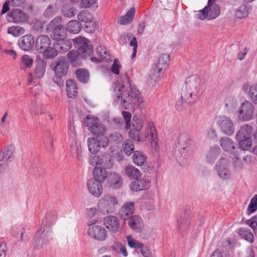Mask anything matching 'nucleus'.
I'll list each match as a JSON object with an SVG mask.
<instances>
[{
    "label": "nucleus",
    "mask_w": 257,
    "mask_h": 257,
    "mask_svg": "<svg viewBox=\"0 0 257 257\" xmlns=\"http://www.w3.org/2000/svg\"><path fill=\"white\" fill-rule=\"evenodd\" d=\"M93 175L92 178H95L102 183L108 177L106 169L102 167H95L93 170Z\"/></svg>",
    "instance_id": "obj_29"
},
{
    "label": "nucleus",
    "mask_w": 257,
    "mask_h": 257,
    "mask_svg": "<svg viewBox=\"0 0 257 257\" xmlns=\"http://www.w3.org/2000/svg\"><path fill=\"white\" fill-rule=\"evenodd\" d=\"M234 156L232 157V163L234 170L236 171H240L242 170L244 167L243 162L239 159L238 157L237 152L233 154Z\"/></svg>",
    "instance_id": "obj_47"
},
{
    "label": "nucleus",
    "mask_w": 257,
    "mask_h": 257,
    "mask_svg": "<svg viewBox=\"0 0 257 257\" xmlns=\"http://www.w3.org/2000/svg\"><path fill=\"white\" fill-rule=\"evenodd\" d=\"M44 143L46 149L48 152H52L53 150V141L52 134L49 131H47L44 139Z\"/></svg>",
    "instance_id": "obj_43"
},
{
    "label": "nucleus",
    "mask_w": 257,
    "mask_h": 257,
    "mask_svg": "<svg viewBox=\"0 0 257 257\" xmlns=\"http://www.w3.org/2000/svg\"><path fill=\"white\" fill-rule=\"evenodd\" d=\"M75 47L81 58L86 59L90 57L93 52V46L89 44L88 39L85 38L78 37L73 40Z\"/></svg>",
    "instance_id": "obj_5"
},
{
    "label": "nucleus",
    "mask_w": 257,
    "mask_h": 257,
    "mask_svg": "<svg viewBox=\"0 0 257 257\" xmlns=\"http://www.w3.org/2000/svg\"><path fill=\"white\" fill-rule=\"evenodd\" d=\"M220 145L222 149L230 153L234 154L236 153L233 142L228 138H222L220 140Z\"/></svg>",
    "instance_id": "obj_32"
},
{
    "label": "nucleus",
    "mask_w": 257,
    "mask_h": 257,
    "mask_svg": "<svg viewBox=\"0 0 257 257\" xmlns=\"http://www.w3.org/2000/svg\"><path fill=\"white\" fill-rule=\"evenodd\" d=\"M117 203L115 197L106 195L99 200L97 206L103 213H112L115 211V206Z\"/></svg>",
    "instance_id": "obj_6"
},
{
    "label": "nucleus",
    "mask_w": 257,
    "mask_h": 257,
    "mask_svg": "<svg viewBox=\"0 0 257 257\" xmlns=\"http://www.w3.org/2000/svg\"><path fill=\"white\" fill-rule=\"evenodd\" d=\"M15 151V147L13 145H9L4 147L2 152L3 155L0 157L1 161H7L9 160L11 157L13 156Z\"/></svg>",
    "instance_id": "obj_38"
},
{
    "label": "nucleus",
    "mask_w": 257,
    "mask_h": 257,
    "mask_svg": "<svg viewBox=\"0 0 257 257\" xmlns=\"http://www.w3.org/2000/svg\"><path fill=\"white\" fill-rule=\"evenodd\" d=\"M36 63L35 73L37 78H41L45 73L46 62L43 59H39L37 60Z\"/></svg>",
    "instance_id": "obj_26"
},
{
    "label": "nucleus",
    "mask_w": 257,
    "mask_h": 257,
    "mask_svg": "<svg viewBox=\"0 0 257 257\" xmlns=\"http://www.w3.org/2000/svg\"><path fill=\"white\" fill-rule=\"evenodd\" d=\"M136 9L133 7L127 12L125 15L120 17L117 21V23L122 25H126L131 23L135 17Z\"/></svg>",
    "instance_id": "obj_23"
},
{
    "label": "nucleus",
    "mask_w": 257,
    "mask_h": 257,
    "mask_svg": "<svg viewBox=\"0 0 257 257\" xmlns=\"http://www.w3.org/2000/svg\"><path fill=\"white\" fill-rule=\"evenodd\" d=\"M220 14V9L216 4L208 5L199 11L198 14V18L200 20H204L208 18L209 20L214 19L217 18Z\"/></svg>",
    "instance_id": "obj_8"
},
{
    "label": "nucleus",
    "mask_w": 257,
    "mask_h": 257,
    "mask_svg": "<svg viewBox=\"0 0 257 257\" xmlns=\"http://www.w3.org/2000/svg\"><path fill=\"white\" fill-rule=\"evenodd\" d=\"M55 14V9L53 6L49 5L44 12V17L49 18L53 16Z\"/></svg>",
    "instance_id": "obj_64"
},
{
    "label": "nucleus",
    "mask_w": 257,
    "mask_h": 257,
    "mask_svg": "<svg viewBox=\"0 0 257 257\" xmlns=\"http://www.w3.org/2000/svg\"><path fill=\"white\" fill-rule=\"evenodd\" d=\"M107 183L109 187L117 189L121 187L122 179L119 174L114 172L111 173L108 177Z\"/></svg>",
    "instance_id": "obj_19"
},
{
    "label": "nucleus",
    "mask_w": 257,
    "mask_h": 257,
    "mask_svg": "<svg viewBox=\"0 0 257 257\" xmlns=\"http://www.w3.org/2000/svg\"><path fill=\"white\" fill-rule=\"evenodd\" d=\"M57 216V215L55 211L48 212L46 214L45 219L42 221V224L48 223V226H49L50 224L56 220Z\"/></svg>",
    "instance_id": "obj_56"
},
{
    "label": "nucleus",
    "mask_w": 257,
    "mask_h": 257,
    "mask_svg": "<svg viewBox=\"0 0 257 257\" xmlns=\"http://www.w3.org/2000/svg\"><path fill=\"white\" fill-rule=\"evenodd\" d=\"M126 240L127 241L129 246L131 248H135L136 249L142 248L144 246L143 243L136 240L131 235L126 236Z\"/></svg>",
    "instance_id": "obj_51"
},
{
    "label": "nucleus",
    "mask_w": 257,
    "mask_h": 257,
    "mask_svg": "<svg viewBox=\"0 0 257 257\" xmlns=\"http://www.w3.org/2000/svg\"><path fill=\"white\" fill-rule=\"evenodd\" d=\"M244 223L251 228L254 233H256L257 230V214L251 218L246 220Z\"/></svg>",
    "instance_id": "obj_57"
},
{
    "label": "nucleus",
    "mask_w": 257,
    "mask_h": 257,
    "mask_svg": "<svg viewBox=\"0 0 257 257\" xmlns=\"http://www.w3.org/2000/svg\"><path fill=\"white\" fill-rule=\"evenodd\" d=\"M43 56L47 59H52L56 57L58 54V50L56 47H52L48 46L42 52Z\"/></svg>",
    "instance_id": "obj_40"
},
{
    "label": "nucleus",
    "mask_w": 257,
    "mask_h": 257,
    "mask_svg": "<svg viewBox=\"0 0 257 257\" xmlns=\"http://www.w3.org/2000/svg\"><path fill=\"white\" fill-rule=\"evenodd\" d=\"M248 95L251 102L255 104H257V85L249 87Z\"/></svg>",
    "instance_id": "obj_54"
},
{
    "label": "nucleus",
    "mask_w": 257,
    "mask_h": 257,
    "mask_svg": "<svg viewBox=\"0 0 257 257\" xmlns=\"http://www.w3.org/2000/svg\"><path fill=\"white\" fill-rule=\"evenodd\" d=\"M135 205L133 202H126L119 210L118 215L124 222L133 215L135 212Z\"/></svg>",
    "instance_id": "obj_15"
},
{
    "label": "nucleus",
    "mask_w": 257,
    "mask_h": 257,
    "mask_svg": "<svg viewBox=\"0 0 257 257\" xmlns=\"http://www.w3.org/2000/svg\"><path fill=\"white\" fill-rule=\"evenodd\" d=\"M60 27L53 30L51 34V38L53 40H56V41L66 38V30L64 26Z\"/></svg>",
    "instance_id": "obj_25"
},
{
    "label": "nucleus",
    "mask_w": 257,
    "mask_h": 257,
    "mask_svg": "<svg viewBox=\"0 0 257 257\" xmlns=\"http://www.w3.org/2000/svg\"><path fill=\"white\" fill-rule=\"evenodd\" d=\"M132 125L134 128H142L143 121L142 116L139 114L134 115L132 120Z\"/></svg>",
    "instance_id": "obj_55"
},
{
    "label": "nucleus",
    "mask_w": 257,
    "mask_h": 257,
    "mask_svg": "<svg viewBox=\"0 0 257 257\" xmlns=\"http://www.w3.org/2000/svg\"><path fill=\"white\" fill-rule=\"evenodd\" d=\"M237 233L242 238L244 239L250 243H252L254 241V237L250 230L244 227L240 228L238 229Z\"/></svg>",
    "instance_id": "obj_35"
},
{
    "label": "nucleus",
    "mask_w": 257,
    "mask_h": 257,
    "mask_svg": "<svg viewBox=\"0 0 257 257\" xmlns=\"http://www.w3.org/2000/svg\"><path fill=\"white\" fill-rule=\"evenodd\" d=\"M125 173L128 177L134 179H138L141 175L140 170L133 166L125 167Z\"/></svg>",
    "instance_id": "obj_41"
},
{
    "label": "nucleus",
    "mask_w": 257,
    "mask_h": 257,
    "mask_svg": "<svg viewBox=\"0 0 257 257\" xmlns=\"http://www.w3.org/2000/svg\"><path fill=\"white\" fill-rule=\"evenodd\" d=\"M123 118L125 121V128H130L131 127V120L132 115L128 111H124L122 112Z\"/></svg>",
    "instance_id": "obj_62"
},
{
    "label": "nucleus",
    "mask_w": 257,
    "mask_h": 257,
    "mask_svg": "<svg viewBox=\"0 0 257 257\" xmlns=\"http://www.w3.org/2000/svg\"><path fill=\"white\" fill-rule=\"evenodd\" d=\"M67 89L66 92L68 97L75 98L78 94L77 87L73 80L68 79L66 82Z\"/></svg>",
    "instance_id": "obj_31"
},
{
    "label": "nucleus",
    "mask_w": 257,
    "mask_h": 257,
    "mask_svg": "<svg viewBox=\"0 0 257 257\" xmlns=\"http://www.w3.org/2000/svg\"><path fill=\"white\" fill-rule=\"evenodd\" d=\"M228 164L227 160L222 158L216 166L218 168V174L223 179H227L229 177L230 173L227 168Z\"/></svg>",
    "instance_id": "obj_17"
},
{
    "label": "nucleus",
    "mask_w": 257,
    "mask_h": 257,
    "mask_svg": "<svg viewBox=\"0 0 257 257\" xmlns=\"http://www.w3.org/2000/svg\"><path fill=\"white\" fill-rule=\"evenodd\" d=\"M96 51L101 60H107V56H109V52L105 47L98 46L96 48Z\"/></svg>",
    "instance_id": "obj_59"
},
{
    "label": "nucleus",
    "mask_w": 257,
    "mask_h": 257,
    "mask_svg": "<svg viewBox=\"0 0 257 257\" xmlns=\"http://www.w3.org/2000/svg\"><path fill=\"white\" fill-rule=\"evenodd\" d=\"M189 142L190 141H189L187 135L182 134L178 137V143L176 145V147L180 150L181 155L183 157L186 156V151L188 150V145L190 144Z\"/></svg>",
    "instance_id": "obj_18"
},
{
    "label": "nucleus",
    "mask_w": 257,
    "mask_h": 257,
    "mask_svg": "<svg viewBox=\"0 0 257 257\" xmlns=\"http://www.w3.org/2000/svg\"><path fill=\"white\" fill-rule=\"evenodd\" d=\"M51 40L46 35H41L38 36L36 40V48L40 53L50 46Z\"/></svg>",
    "instance_id": "obj_21"
},
{
    "label": "nucleus",
    "mask_w": 257,
    "mask_h": 257,
    "mask_svg": "<svg viewBox=\"0 0 257 257\" xmlns=\"http://www.w3.org/2000/svg\"><path fill=\"white\" fill-rule=\"evenodd\" d=\"M216 119L217 124L221 128H232L233 126L231 119L226 116H218Z\"/></svg>",
    "instance_id": "obj_30"
},
{
    "label": "nucleus",
    "mask_w": 257,
    "mask_h": 257,
    "mask_svg": "<svg viewBox=\"0 0 257 257\" xmlns=\"http://www.w3.org/2000/svg\"><path fill=\"white\" fill-rule=\"evenodd\" d=\"M87 233L90 237L99 241H104L107 237V231L101 225H94L90 226Z\"/></svg>",
    "instance_id": "obj_9"
},
{
    "label": "nucleus",
    "mask_w": 257,
    "mask_h": 257,
    "mask_svg": "<svg viewBox=\"0 0 257 257\" xmlns=\"http://www.w3.org/2000/svg\"><path fill=\"white\" fill-rule=\"evenodd\" d=\"M106 130H91L94 136L87 140L89 151L93 154L99 151L100 147L105 148L108 146L109 140L105 136Z\"/></svg>",
    "instance_id": "obj_3"
},
{
    "label": "nucleus",
    "mask_w": 257,
    "mask_h": 257,
    "mask_svg": "<svg viewBox=\"0 0 257 257\" xmlns=\"http://www.w3.org/2000/svg\"><path fill=\"white\" fill-rule=\"evenodd\" d=\"M62 12L65 17L71 18L75 15V9L69 5H66L63 7Z\"/></svg>",
    "instance_id": "obj_52"
},
{
    "label": "nucleus",
    "mask_w": 257,
    "mask_h": 257,
    "mask_svg": "<svg viewBox=\"0 0 257 257\" xmlns=\"http://www.w3.org/2000/svg\"><path fill=\"white\" fill-rule=\"evenodd\" d=\"M75 74L78 80L80 82L83 83H86L88 81L89 74L87 70L78 69L76 70Z\"/></svg>",
    "instance_id": "obj_42"
},
{
    "label": "nucleus",
    "mask_w": 257,
    "mask_h": 257,
    "mask_svg": "<svg viewBox=\"0 0 257 257\" xmlns=\"http://www.w3.org/2000/svg\"><path fill=\"white\" fill-rule=\"evenodd\" d=\"M62 20V18L61 17H56L49 23L47 26V29L53 30L56 28H59L60 27V26H63V25L61 24Z\"/></svg>",
    "instance_id": "obj_49"
},
{
    "label": "nucleus",
    "mask_w": 257,
    "mask_h": 257,
    "mask_svg": "<svg viewBox=\"0 0 257 257\" xmlns=\"http://www.w3.org/2000/svg\"><path fill=\"white\" fill-rule=\"evenodd\" d=\"M248 10L245 5L242 4L236 10L235 16L239 19H243L248 16Z\"/></svg>",
    "instance_id": "obj_46"
},
{
    "label": "nucleus",
    "mask_w": 257,
    "mask_h": 257,
    "mask_svg": "<svg viewBox=\"0 0 257 257\" xmlns=\"http://www.w3.org/2000/svg\"><path fill=\"white\" fill-rule=\"evenodd\" d=\"M127 220H128L127 224L129 227L132 229L139 230L141 229L142 220L139 216L132 215Z\"/></svg>",
    "instance_id": "obj_28"
},
{
    "label": "nucleus",
    "mask_w": 257,
    "mask_h": 257,
    "mask_svg": "<svg viewBox=\"0 0 257 257\" xmlns=\"http://www.w3.org/2000/svg\"><path fill=\"white\" fill-rule=\"evenodd\" d=\"M97 164L101 166V167L109 169L113 166L112 158L110 155L98 157Z\"/></svg>",
    "instance_id": "obj_34"
},
{
    "label": "nucleus",
    "mask_w": 257,
    "mask_h": 257,
    "mask_svg": "<svg viewBox=\"0 0 257 257\" xmlns=\"http://www.w3.org/2000/svg\"><path fill=\"white\" fill-rule=\"evenodd\" d=\"M60 53H64L69 50L72 47V42L69 39L66 38L56 41L54 44Z\"/></svg>",
    "instance_id": "obj_22"
},
{
    "label": "nucleus",
    "mask_w": 257,
    "mask_h": 257,
    "mask_svg": "<svg viewBox=\"0 0 257 257\" xmlns=\"http://www.w3.org/2000/svg\"><path fill=\"white\" fill-rule=\"evenodd\" d=\"M125 79V81L115 86L114 95L117 99H120L121 104L125 109H135L143 102V99L139 89L131 84L127 76Z\"/></svg>",
    "instance_id": "obj_1"
},
{
    "label": "nucleus",
    "mask_w": 257,
    "mask_h": 257,
    "mask_svg": "<svg viewBox=\"0 0 257 257\" xmlns=\"http://www.w3.org/2000/svg\"><path fill=\"white\" fill-rule=\"evenodd\" d=\"M103 224L112 233H116L119 230V220L115 216L110 215L105 216L103 219Z\"/></svg>",
    "instance_id": "obj_11"
},
{
    "label": "nucleus",
    "mask_w": 257,
    "mask_h": 257,
    "mask_svg": "<svg viewBox=\"0 0 257 257\" xmlns=\"http://www.w3.org/2000/svg\"><path fill=\"white\" fill-rule=\"evenodd\" d=\"M200 90V80L198 78L189 77L186 79V83L183 87L181 98L187 103L195 102L198 98Z\"/></svg>",
    "instance_id": "obj_2"
},
{
    "label": "nucleus",
    "mask_w": 257,
    "mask_h": 257,
    "mask_svg": "<svg viewBox=\"0 0 257 257\" xmlns=\"http://www.w3.org/2000/svg\"><path fill=\"white\" fill-rule=\"evenodd\" d=\"M251 130H239L236 135V140L239 142L245 138L248 137L251 134Z\"/></svg>",
    "instance_id": "obj_58"
},
{
    "label": "nucleus",
    "mask_w": 257,
    "mask_h": 257,
    "mask_svg": "<svg viewBox=\"0 0 257 257\" xmlns=\"http://www.w3.org/2000/svg\"><path fill=\"white\" fill-rule=\"evenodd\" d=\"M82 29L81 23L77 20H71L69 21L66 28V31L71 34H78Z\"/></svg>",
    "instance_id": "obj_27"
},
{
    "label": "nucleus",
    "mask_w": 257,
    "mask_h": 257,
    "mask_svg": "<svg viewBox=\"0 0 257 257\" xmlns=\"http://www.w3.org/2000/svg\"><path fill=\"white\" fill-rule=\"evenodd\" d=\"M99 119L98 117L91 115L87 116L84 119V125L89 127V128H93V127H95V128H101L99 124Z\"/></svg>",
    "instance_id": "obj_24"
},
{
    "label": "nucleus",
    "mask_w": 257,
    "mask_h": 257,
    "mask_svg": "<svg viewBox=\"0 0 257 257\" xmlns=\"http://www.w3.org/2000/svg\"><path fill=\"white\" fill-rule=\"evenodd\" d=\"M35 43L34 38L30 34L26 35L21 37L18 44L20 49L25 51L31 50Z\"/></svg>",
    "instance_id": "obj_16"
},
{
    "label": "nucleus",
    "mask_w": 257,
    "mask_h": 257,
    "mask_svg": "<svg viewBox=\"0 0 257 257\" xmlns=\"http://www.w3.org/2000/svg\"><path fill=\"white\" fill-rule=\"evenodd\" d=\"M41 230L43 231L41 232V234H39V238L38 239V242H41V244L46 243L47 242L48 238L47 237V233L48 231L47 230L46 232V229L44 227L43 228L42 225L40 227Z\"/></svg>",
    "instance_id": "obj_61"
},
{
    "label": "nucleus",
    "mask_w": 257,
    "mask_h": 257,
    "mask_svg": "<svg viewBox=\"0 0 257 257\" xmlns=\"http://www.w3.org/2000/svg\"><path fill=\"white\" fill-rule=\"evenodd\" d=\"M257 210V194L255 195L251 199L247 207L246 214L248 215L254 213Z\"/></svg>",
    "instance_id": "obj_50"
},
{
    "label": "nucleus",
    "mask_w": 257,
    "mask_h": 257,
    "mask_svg": "<svg viewBox=\"0 0 257 257\" xmlns=\"http://www.w3.org/2000/svg\"><path fill=\"white\" fill-rule=\"evenodd\" d=\"M167 67V65L158 62L152 68L150 74H149L151 79L156 82L160 77H163Z\"/></svg>",
    "instance_id": "obj_13"
},
{
    "label": "nucleus",
    "mask_w": 257,
    "mask_h": 257,
    "mask_svg": "<svg viewBox=\"0 0 257 257\" xmlns=\"http://www.w3.org/2000/svg\"><path fill=\"white\" fill-rule=\"evenodd\" d=\"M220 149L217 147H212L208 152L207 155V161L209 163L214 162L219 154Z\"/></svg>",
    "instance_id": "obj_45"
},
{
    "label": "nucleus",
    "mask_w": 257,
    "mask_h": 257,
    "mask_svg": "<svg viewBox=\"0 0 257 257\" xmlns=\"http://www.w3.org/2000/svg\"><path fill=\"white\" fill-rule=\"evenodd\" d=\"M67 56L72 66H77L81 65L80 57L77 50H71L68 53Z\"/></svg>",
    "instance_id": "obj_33"
},
{
    "label": "nucleus",
    "mask_w": 257,
    "mask_h": 257,
    "mask_svg": "<svg viewBox=\"0 0 257 257\" xmlns=\"http://www.w3.org/2000/svg\"><path fill=\"white\" fill-rule=\"evenodd\" d=\"M53 70L55 76L53 78L54 83L59 86H63L64 84L65 77L68 73L69 63L65 57H59L54 62Z\"/></svg>",
    "instance_id": "obj_4"
},
{
    "label": "nucleus",
    "mask_w": 257,
    "mask_h": 257,
    "mask_svg": "<svg viewBox=\"0 0 257 257\" xmlns=\"http://www.w3.org/2000/svg\"><path fill=\"white\" fill-rule=\"evenodd\" d=\"M27 19L25 13L21 9H14L7 14V20L9 22L19 23L25 22Z\"/></svg>",
    "instance_id": "obj_14"
},
{
    "label": "nucleus",
    "mask_w": 257,
    "mask_h": 257,
    "mask_svg": "<svg viewBox=\"0 0 257 257\" xmlns=\"http://www.w3.org/2000/svg\"><path fill=\"white\" fill-rule=\"evenodd\" d=\"M123 152L126 156H130L134 151V145L133 142L126 140L123 143Z\"/></svg>",
    "instance_id": "obj_48"
},
{
    "label": "nucleus",
    "mask_w": 257,
    "mask_h": 257,
    "mask_svg": "<svg viewBox=\"0 0 257 257\" xmlns=\"http://www.w3.org/2000/svg\"><path fill=\"white\" fill-rule=\"evenodd\" d=\"M21 61L23 65H25V68H30L32 67L33 60L28 55H24L21 58Z\"/></svg>",
    "instance_id": "obj_60"
},
{
    "label": "nucleus",
    "mask_w": 257,
    "mask_h": 257,
    "mask_svg": "<svg viewBox=\"0 0 257 257\" xmlns=\"http://www.w3.org/2000/svg\"><path fill=\"white\" fill-rule=\"evenodd\" d=\"M109 140L116 143H119L122 141L123 138L121 135L117 132H115L109 136Z\"/></svg>",
    "instance_id": "obj_63"
},
{
    "label": "nucleus",
    "mask_w": 257,
    "mask_h": 257,
    "mask_svg": "<svg viewBox=\"0 0 257 257\" xmlns=\"http://www.w3.org/2000/svg\"><path fill=\"white\" fill-rule=\"evenodd\" d=\"M251 135L248 137L245 138L243 140L240 141L239 142V146L240 148L242 150H248L252 145V140L251 139Z\"/></svg>",
    "instance_id": "obj_53"
},
{
    "label": "nucleus",
    "mask_w": 257,
    "mask_h": 257,
    "mask_svg": "<svg viewBox=\"0 0 257 257\" xmlns=\"http://www.w3.org/2000/svg\"><path fill=\"white\" fill-rule=\"evenodd\" d=\"M82 153L81 147L80 143L74 140L71 145V154L73 157L75 158L78 160H80Z\"/></svg>",
    "instance_id": "obj_37"
},
{
    "label": "nucleus",
    "mask_w": 257,
    "mask_h": 257,
    "mask_svg": "<svg viewBox=\"0 0 257 257\" xmlns=\"http://www.w3.org/2000/svg\"><path fill=\"white\" fill-rule=\"evenodd\" d=\"M133 161L137 166H142L147 161L146 156L142 152L136 151L133 155Z\"/></svg>",
    "instance_id": "obj_36"
},
{
    "label": "nucleus",
    "mask_w": 257,
    "mask_h": 257,
    "mask_svg": "<svg viewBox=\"0 0 257 257\" xmlns=\"http://www.w3.org/2000/svg\"><path fill=\"white\" fill-rule=\"evenodd\" d=\"M87 187L89 193L95 197H99L102 194V183L95 178L87 181Z\"/></svg>",
    "instance_id": "obj_10"
},
{
    "label": "nucleus",
    "mask_w": 257,
    "mask_h": 257,
    "mask_svg": "<svg viewBox=\"0 0 257 257\" xmlns=\"http://www.w3.org/2000/svg\"><path fill=\"white\" fill-rule=\"evenodd\" d=\"M254 109L252 102L244 101L238 108V119L244 121L250 120L253 117Z\"/></svg>",
    "instance_id": "obj_7"
},
{
    "label": "nucleus",
    "mask_w": 257,
    "mask_h": 257,
    "mask_svg": "<svg viewBox=\"0 0 257 257\" xmlns=\"http://www.w3.org/2000/svg\"><path fill=\"white\" fill-rule=\"evenodd\" d=\"M77 19L80 22L88 24L85 27L86 32L93 33L95 30V26L89 25L93 19V16L90 13L85 10L81 11L78 14Z\"/></svg>",
    "instance_id": "obj_12"
},
{
    "label": "nucleus",
    "mask_w": 257,
    "mask_h": 257,
    "mask_svg": "<svg viewBox=\"0 0 257 257\" xmlns=\"http://www.w3.org/2000/svg\"><path fill=\"white\" fill-rule=\"evenodd\" d=\"M147 134V138L148 137V140L150 141L152 147L156 149L158 146V133L157 130H150V135L148 132Z\"/></svg>",
    "instance_id": "obj_44"
},
{
    "label": "nucleus",
    "mask_w": 257,
    "mask_h": 257,
    "mask_svg": "<svg viewBox=\"0 0 257 257\" xmlns=\"http://www.w3.org/2000/svg\"><path fill=\"white\" fill-rule=\"evenodd\" d=\"M150 185L151 182L148 180L137 179L132 182L131 188L133 191H139L148 189Z\"/></svg>",
    "instance_id": "obj_20"
},
{
    "label": "nucleus",
    "mask_w": 257,
    "mask_h": 257,
    "mask_svg": "<svg viewBox=\"0 0 257 257\" xmlns=\"http://www.w3.org/2000/svg\"><path fill=\"white\" fill-rule=\"evenodd\" d=\"M141 130H130L128 134L130 137L133 140L139 142L143 141L147 139L146 133H141Z\"/></svg>",
    "instance_id": "obj_39"
}]
</instances>
